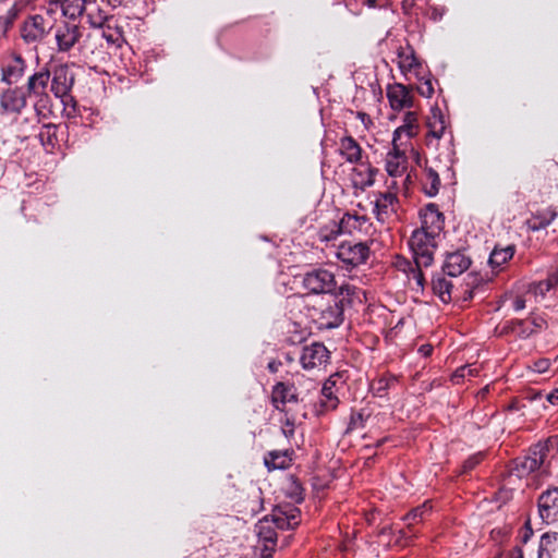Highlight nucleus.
Here are the masks:
<instances>
[{"mask_svg": "<svg viewBox=\"0 0 558 558\" xmlns=\"http://www.w3.org/2000/svg\"><path fill=\"white\" fill-rule=\"evenodd\" d=\"M49 80V70L43 68L28 76L25 86L4 88L0 93V113L17 117L27 107L28 98H33L38 122L49 119L52 114V101L47 92Z\"/></svg>", "mask_w": 558, "mask_h": 558, "instance_id": "f257e3e1", "label": "nucleus"}, {"mask_svg": "<svg viewBox=\"0 0 558 558\" xmlns=\"http://www.w3.org/2000/svg\"><path fill=\"white\" fill-rule=\"evenodd\" d=\"M558 439L549 437L545 441H538L529 448V456L525 457V486L532 489H538L549 477V462L547 457Z\"/></svg>", "mask_w": 558, "mask_h": 558, "instance_id": "f03ea898", "label": "nucleus"}, {"mask_svg": "<svg viewBox=\"0 0 558 558\" xmlns=\"http://www.w3.org/2000/svg\"><path fill=\"white\" fill-rule=\"evenodd\" d=\"M436 234L424 229H415L409 240V246L413 253V259L417 265L429 267L434 262L436 250Z\"/></svg>", "mask_w": 558, "mask_h": 558, "instance_id": "7ed1b4c3", "label": "nucleus"}, {"mask_svg": "<svg viewBox=\"0 0 558 558\" xmlns=\"http://www.w3.org/2000/svg\"><path fill=\"white\" fill-rule=\"evenodd\" d=\"M302 287L312 294H332L337 281L332 271L319 267L303 275Z\"/></svg>", "mask_w": 558, "mask_h": 558, "instance_id": "20e7f679", "label": "nucleus"}, {"mask_svg": "<svg viewBox=\"0 0 558 558\" xmlns=\"http://www.w3.org/2000/svg\"><path fill=\"white\" fill-rule=\"evenodd\" d=\"M314 319L319 329H332L339 327L344 319V310L341 307V302L331 296L324 304L314 307Z\"/></svg>", "mask_w": 558, "mask_h": 558, "instance_id": "39448f33", "label": "nucleus"}, {"mask_svg": "<svg viewBox=\"0 0 558 558\" xmlns=\"http://www.w3.org/2000/svg\"><path fill=\"white\" fill-rule=\"evenodd\" d=\"M50 90L51 93L62 100L63 104H68V98L73 99L71 90L75 83V75L71 71L68 64H59L53 66L50 71Z\"/></svg>", "mask_w": 558, "mask_h": 558, "instance_id": "423d86ee", "label": "nucleus"}, {"mask_svg": "<svg viewBox=\"0 0 558 558\" xmlns=\"http://www.w3.org/2000/svg\"><path fill=\"white\" fill-rule=\"evenodd\" d=\"M371 248L366 242H342L336 252L337 258L349 268H355L368 259Z\"/></svg>", "mask_w": 558, "mask_h": 558, "instance_id": "0eeeda50", "label": "nucleus"}, {"mask_svg": "<svg viewBox=\"0 0 558 558\" xmlns=\"http://www.w3.org/2000/svg\"><path fill=\"white\" fill-rule=\"evenodd\" d=\"M255 532L258 542L263 543L262 558H272L277 547L278 534L269 515H265L255 524Z\"/></svg>", "mask_w": 558, "mask_h": 558, "instance_id": "6e6552de", "label": "nucleus"}, {"mask_svg": "<svg viewBox=\"0 0 558 558\" xmlns=\"http://www.w3.org/2000/svg\"><path fill=\"white\" fill-rule=\"evenodd\" d=\"M47 20L40 14L29 15L21 25L20 33L26 44L43 40L49 33Z\"/></svg>", "mask_w": 558, "mask_h": 558, "instance_id": "1a4fd4ad", "label": "nucleus"}, {"mask_svg": "<svg viewBox=\"0 0 558 558\" xmlns=\"http://www.w3.org/2000/svg\"><path fill=\"white\" fill-rule=\"evenodd\" d=\"M329 357V351L323 343L313 342L303 348L300 363L304 369L310 371L325 365Z\"/></svg>", "mask_w": 558, "mask_h": 558, "instance_id": "9d476101", "label": "nucleus"}, {"mask_svg": "<svg viewBox=\"0 0 558 558\" xmlns=\"http://www.w3.org/2000/svg\"><path fill=\"white\" fill-rule=\"evenodd\" d=\"M82 35V27L75 23L65 22L59 25L56 31L58 50L61 52L70 51L78 43Z\"/></svg>", "mask_w": 558, "mask_h": 558, "instance_id": "9b49d317", "label": "nucleus"}, {"mask_svg": "<svg viewBox=\"0 0 558 558\" xmlns=\"http://www.w3.org/2000/svg\"><path fill=\"white\" fill-rule=\"evenodd\" d=\"M420 218L422 222L420 229H424V231L438 235L444 228L445 216L439 210L438 205L434 203H429L421 208Z\"/></svg>", "mask_w": 558, "mask_h": 558, "instance_id": "f8f14e48", "label": "nucleus"}, {"mask_svg": "<svg viewBox=\"0 0 558 558\" xmlns=\"http://www.w3.org/2000/svg\"><path fill=\"white\" fill-rule=\"evenodd\" d=\"M529 211L531 217L525 220V225L533 231L546 228L557 215L551 206L544 204H529Z\"/></svg>", "mask_w": 558, "mask_h": 558, "instance_id": "ddd939ff", "label": "nucleus"}, {"mask_svg": "<svg viewBox=\"0 0 558 558\" xmlns=\"http://www.w3.org/2000/svg\"><path fill=\"white\" fill-rule=\"evenodd\" d=\"M387 98L391 109L395 111H400L403 108H412L414 106L411 88L401 83L388 85Z\"/></svg>", "mask_w": 558, "mask_h": 558, "instance_id": "4468645a", "label": "nucleus"}, {"mask_svg": "<svg viewBox=\"0 0 558 558\" xmlns=\"http://www.w3.org/2000/svg\"><path fill=\"white\" fill-rule=\"evenodd\" d=\"M271 402L278 411H284V405L289 402H299L296 387L294 384L278 381L272 387Z\"/></svg>", "mask_w": 558, "mask_h": 558, "instance_id": "2eb2a0df", "label": "nucleus"}, {"mask_svg": "<svg viewBox=\"0 0 558 558\" xmlns=\"http://www.w3.org/2000/svg\"><path fill=\"white\" fill-rule=\"evenodd\" d=\"M538 511L546 522L558 521V488H551L544 492L538 497Z\"/></svg>", "mask_w": 558, "mask_h": 558, "instance_id": "dca6fc26", "label": "nucleus"}, {"mask_svg": "<svg viewBox=\"0 0 558 558\" xmlns=\"http://www.w3.org/2000/svg\"><path fill=\"white\" fill-rule=\"evenodd\" d=\"M471 263V257L465 251L458 250L446 255L442 271L450 277H457L468 270Z\"/></svg>", "mask_w": 558, "mask_h": 558, "instance_id": "f3484780", "label": "nucleus"}, {"mask_svg": "<svg viewBox=\"0 0 558 558\" xmlns=\"http://www.w3.org/2000/svg\"><path fill=\"white\" fill-rule=\"evenodd\" d=\"M398 203L397 193L391 191L379 192L374 202V213L377 220L384 222L389 215L396 214Z\"/></svg>", "mask_w": 558, "mask_h": 558, "instance_id": "a211bd4d", "label": "nucleus"}, {"mask_svg": "<svg viewBox=\"0 0 558 558\" xmlns=\"http://www.w3.org/2000/svg\"><path fill=\"white\" fill-rule=\"evenodd\" d=\"M26 62L20 54H14L1 69V81L8 85L16 84L24 76Z\"/></svg>", "mask_w": 558, "mask_h": 558, "instance_id": "6ab92c4d", "label": "nucleus"}, {"mask_svg": "<svg viewBox=\"0 0 558 558\" xmlns=\"http://www.w3.org/2000/svg\"><path fill=\"white\" fill-rule=\"evenodd\" d=\"M34 1L35 0H16L3 15H0V33L3 36L9 33L23 12L29 7L33 8Z\"/></svg>", "mask_w": 558, "mask_h": 558, "instance_id": "aec40b11", "label": "nucleus"}, {"mask_svg": "<svg viewBox=\"0 0 558 558\" xmlns=\"http://www.w3.org/2000/svg\"><path fill=\"white\" fill-rule=\"evenodd\" d=\"M557 288L558 272H553L544 280L529 283L525 294H532L536 301H541L546 298L547 293L555 291Z\"/></svg>", "mask_w": 558, "mask_h": 558, "instance_id": "412c9836", "label": "nucleus"}, {"mask_svg": "<svg viewBox=\"0 0 558 558\" xmlns=\"http://www.w3.org/2000/svg\"><path fill=\"white\" fill-rule=\"evenodd\" d=\"M331 296H336L341 302V307L345 310L355 304H362L364 291L353 284L345 283L339 288L338 293H332Z\"/></svg>", "mask_w": 558, "mask_h": 558, "instance_id": "4be33fe9", "label": "nucleus"}, {"mask_svg": "<svg viewBox=\"0 0 558 558\" xmlns=\"http://www.w3.org/2000/svg\"><path fill=\"white\" fill-rule=\"evenodd\" d=\"M339 154L350 163H359L362 160L363 149L352 136H344L339 143Z\"/></svg>", "mask_w": 558, "mask_h": 558, "instance_id": "5701e85b", "label": "nucleus"}, {"mask_svg": "<svg viewBox=\"0 0 558 558\" xmlns=\"http://www.w3.org/2000/svg\"><path fill=\"white\" fill-rule=\"evenodd\" d=\"M83 14L86 15L87 22L92 27H102L107 21V14L101 9L100 1L82 2Z\"/></svg>", "mask_w": 558, "mask_h": 558, "instance_id": "b1692460", "label": "nucleus"}, {"mask_svg": "<svg viewBox=\"0 0 558 558\" xmlns=\"http://www.w3.org/2000/svg\"><path fill=\"white\" fill-rule=\"evenodd\" d=\"M453 284L450 280L446 279L442 274H436L432 278V290L439 300L448 304L452 300Z\"/></svg>", "mask_w": 558, "mask_h": 558, "instance_id": "393cba45", "label": "nucleus"}, {"mask_svg": "<svg viewBox=\"0 0 558 558\" xmlns=\"http://www.w3.org/2000/svg\"><path fill=\"white\" fill-rule=\"evenodd\" d=\"M338 393L322 387L319 400L315 403V414L325 415L330 411H335L339 405Z\"/></svg>", "mask_w": 558, "mask_h": 558, "instance_id": "a878e982", "label": "nucleus"}, {"mask_svg": "<svg viewBox=\"0 0 558 558\" xmlns=\"http://www.w3.org/2000/svg\"><path fill=\"white\" fill-rule=\"evenodd\" d=\"M397 56L399 59L398 64L401 72L412 71L413 69L421 66L415 50L410 44H407L405 47H399Z\"/></svg>", "mask_w": 558, "mask_h": 558, "instance_id": "bb28decb", "label": "nucleus"}, {"mask_svg": "<svg viewBox=\"0 0 558 558\" xmlns=\"http://www.w3.org/2000/svg\"><path fill=\"white\" fill-rule=\"evenodd\" d=\"M418 133V119L414 111H408L403 117V124L397 128L393 132L395 140H401L404 134L408 138L416 136Z\"/></svg>", "mask_w": 558, "mask_h": 558, "instance_id": "cd10ccee", "label": "nucleus"}, {"mask_svg": "<svg viewBox=\"0 0 558 558\" xmlns=\"http://www.w3.org/2000/svg\"><path fill=\"white\" fill-rule=\"evenodd\" d=\"M368 223V218L357 214H343L339 221V231L341 233H352L355 230L361 231Z\"/></svg>", "mask_w": 558, "mask_h": 558, "instance_id": "c85d7f7f", "label": "nucleus"}, {"mask_svg": "<svg viewBox=\"0 0 558 558\" xmlns=\"http://www.w3.org/2000/svg\"><path fill=\"white\" fill-rule=\"evenodd\" d=\"M264 463L268 470H284L290 466L291 458L288 450H272L265 456Z\"/></svg>", "mask_w": 558, "mask_h": 558, "instance_id": "c756f323", "label": "nucleus"}, {"mask_svg": "<svg viewBox=\"0 0 558 558\" xmlns=\"http://www.w3.org/2000/svg\"><path fill=\"white\" fill-rule=\"evenodd\" d=\"M57 129L58 125L53 123H45L38 133V140L40 144L49 151H52L59 143L57 137Z\"/></svg>", "mask_w": 558, "mask_h": 558, "instance_id": "7c9ffc66", "label": "nucleus"}, {"mask_svg": "<svg viewBox=\"0 0 558 558\" xmlns=\"http://www.w3.org/2000/svg\"><path fill=\"white\" fill-rule=\"evenodd\" d=\"M514 251V245H507L506 247L496 245L489 255L488 264L492 268H499L513 257Z\"/></svg>", "mask_w": 558, "mask_h": 558, "instance_id": "2f4dec72", "label": "nucleus"}, {"mask_svg": "<svg viewBox=\"0 0 558 558\" xmlns=\"http://www.w3.org/2000/svg\"><path fill=\"white\" fill-rule=\"evenodd\" d=\"M423 192L429 196L434 197L438 194L440 189V178L436 170L433 168L426 167L425 174L423 179Z\"/></svg>", "mask_w": 558, "mask_h": 558, "instance_id": "473e14b6", "label": "nucleus"}, {"mask_svg": "<svg viewBox=\"0 0 558 558\" xmlns=\"http://www.w3.org/2000/svg\"><path fill=\"white\" fill-rule=\"evenodd\" d=\"M433 117L428 119L427 126L429 129L428 135L439 140L442 137L446 125L444 117L438 108L432 110Z\"/></svg>", "mask_w": 558, "mask_h": 558, "instance_id": "72a5a7b5", "label": "nucleus"}, {"mask_svg": "<svg viewBox=\"0 0 558 558\" xmlns=\"http://www.w3.org/2000/svg\"><path fill=\"white\" fill-rule=\"evenodd\" d=\"M371 414L365 410H352L350 414V420L348 423V427L345 429V434H350L356 429H361L365 427L366 421L369 418Z\"/></svg>", "mask_w": 558, "mask_h": 558, "instance_id": "f704fd0d", "label": "nucleus"}, {"mask_svg": "<svg viewBox=\"0 0 558 558\" xmlns=\"http://www.w3.org/2000/svg\"><path fill=\"white\" fill-rule=\"evenodd\" d=\"M432 506L429 501H425L421 506L413 508L411 511H409L404 517L403 520L408 523H412V527L414 529V524L422 522L425 517L430 512Z\"/></svg>", "mask_w": 558, "mask_h": 558, "instance_id": "c9c22d12", "label": "nucleus"}, {"mask_svg": "<svg viewBox=\"0 0 558 558\" xmlns=\"http://www.w3.org/2000/svg\"><path fill=\"white\" fill-rule=\"evenodd\" d=\"M348 372H337L331 374L324 383L323 388L327 390H331L333 392L339 393V391L344 387L348 379Z\"/></svg>", "mask_w": 558, "mask_h": 558, "instance_id": "e433bc0d", "label": "nucleus"}, {"mask_svg": "<svg viewBox=\"0 0 558 558\" xmlns=\"http://www.w3.org/2000/svg\"><path fill=\"white\" fill-rule=\"evenodd\" d=\"M408 160L402 159L400 160L398 156L389 157L387 156L386 161V170L388 174L392 178H397L403 174V172L407 170Z\"/></svg>", "mask_w": 558, "mask_h": 558, "instance_id": "4c0bfd02", "label": "nucleus"}, {"mask_svg": "<svg viewBox=\"0 0 558 558\" xmlns=\"http://www.w3.org/2000/svg\"><path fill=\"white\" fill-rule=\"evenodd\" d=\"M63 15L71 20H75L83 15L82 0H69L68 2H61Z\"/></svg>", "mask_w": 558, "mask_h": 558, "instance_id": "58836bf2", "label": "nucleus"}, {"mask_svg": "<svg viewBox=\"0 0 558 558\" xmlns=\"http://www.w3.org/2000/svg\"><path fill=\"white\" fill-rule=\"evenodd\" d=\"M547 327V322L539 315L532 314L527 318H525V333L529 331L527 336L537 332Z\"/></svg>", "mask_w": 558, "mask_h": 558, "instance_id": "ea45409f", "label": "nucleus"}, {"mask_svg": "<svg viewBox=\"0 0 558 558\" xmlns=\"http://www.w3.org/2000/svg\"><path fill=\"white\" fill-rule=\"evenodd\" d=\"M425 267L424 265H417V263L414 262V266L412 269H410L405 275L409 281H414L416 283L417 289L421 291L424 290L426 280L424 277V274L422 271V268Z\"/></svg>", "mask_w": 558, "mask_h": 558, "instance_id": "a19ab883", "label": "nucleus"}, {"mask_svg": "<svg viewBox=\"0 0 558 558\" xmlns=\"http://www.w3.org/2000/svg\"><path fill=\"white\" fill-rule=\"evenodd\" d=\"M282 514L287 519V524L291 525L293 530L300 524L301 510L291 505L282 506Z\"/></svg>", "mask_w": 558, "mask_h": 558, "instance_id": "79ce46f5", "label": "nucleus"}, {"mask_svg": "<svg viewBox=\"0 0 558 558\" xmlns=\"http://www.w3.org/2000/svg\"><path fill=\"white\" fill-rule=\"evenodd\" d=\"M269 517L276 530H293L291 525L287 524V519L282 514V506H277Z\"/></svg>", "mask_w": 558, "mask_h": 558, "instance_id": "37998d69", "label": "nucleus"}, {"mask_svg": "<svg viewBox=\"0 0 558 558\" xmlns=\"http://www.w3.org/2000/svg\"><path fill=\"white\" fill-rule=\"evenodd\" d=\"M550 361L548 359H539L534 362L533 366H527L525 369V379L532 380L530 377L534 374H543L548 371Z\"/></svg>", "mask_w": 558, "mask_h": 558, "instance_id": "c03bdc74", "label": "nucleus"}, {"mask_svg": "<svg viewBox=\"0 0 558 558\" xmlns=\"http://www.w3.org/2000/svg\"><path fill=\"white\" fill-rule=\"evenodd\" d=\"M417 536L412 523H408L404 529L399 530L396 542L402 546L409 545L410 541Z\"/></svg>", "mask_w": 558, "mask_h": 558, "instance_id": "a18cd8bd", "label": "nucleus"}, {"mask_svg": "<svg viewBox=\"0 0 558 558\" xmlns=\"http://www.w3.org/2000/svg\"><path fill=\"white\" fill-rule=\"evenodd\" d=\"M484 459L483 452L470 456L462 464V474H466L475 469Z\"/></svg>", "mask_w": 558, "mask_h": 558, "instance_id": "49530a36", "label": "nucleus"}, {"mask_svg": "<svg viewBox=\"0 0 558 558\" xmlns=\"http://www.w3.org/2000/svg\"><path fill=\"white\" fill-rule=\"evenodd\" d=\"M488 280L489 279L484 278L480 274L471 272L468 275L465 279V286L466 288H470L475 291L476 289L488 282Z\"/></svg>", "mask_w": 558, "mask_h": 558, "instance_id": "de8ad7c7", "label": "nucleus"}, {"mask_svg": "<svg viewBox=\"0 0 558 558\" xmlns=\"http://www.w3.org/2000/svg\"><path fill=\"white\" fill-rule=\"evenodd\" d=\"M378 173V169L367 166V180L355 181V185H360L362 190L372 186L375 183V177Z\"/></svg>", "mask_w": 558, "mask_h": 558, "instance_id": "09e8293b", "label": "nucleus"}, {"mask_svg": "<svg viewBox=\"0 0 558 558\" xmlns=\"http://www.w3.org/2000/svg\"><path fill=\"white\" fill-rule=\"evenodd\" d=\"M397 381L396 377H381L377 381V387H375V390L378 396H384V392L390 388L391 385H393Z\"/></svg>", "mask_w": 558, "mask_h": 558, "instance_id": "8fccbe9b", "label": "nucleus"}, {"mask_svg": "<svg viewBox=\"0 0 558 558\" xmlns=\"http://www.w3.org/2000/svg\"><path fill=\"white\" fill-rule=\"evenodd\" d=\"M477 374V369L476 368H473L471 365H465V366H461L459 367L454 374H453V379L458 381L459 378H465L466 376L469 377H473V376H476Z\"/></svg>", "mask_w": 558, "mask_h": 558, "instance_id": "3c124183", "label": "nucleus"}, {"mask_svg": "<svg viewBox=\"0 0 558 558\" xmlns=\"http://www.w3.org/2000/svg\"><path fill=\"white\" fill-rule=\"evenodd\" d=\"M416 90L423 97H432L434 94V86L432 80L427 78L421 82V84L416 86Z\"/></svg>", "mask_w": 558, "mask_h": 558, "instance_id": "603ef678", "label": "nucleus"}, {"mask_svg": "<svg viewBox=\"0 0 558 558\" xmlns=\"http://www.w3.org/2000/svg\"><path fill=\"white\" fill-rule=\"evenodd\" d=\"M303 492L302 485L298 481H293L289 495L296 504H301L304 500Z\"/></svg>", "mask_w": 558, "mask_h": 558, "instance_id": "864d4df0", "label": "nucleus"}, {"mask_svg": "<svg viewBox=\"0 0 558 558\" xmlns=\"http://www.w3.org/2000/svg\"><path fill=\"white\" fill-rule=\"evenodd\" d=\"M400 140H395V136L392 137V149L388 153L387 156L395 157L398 156L400 160L407 159L405 154L403 150H401V143H399Z\"/></svg>", "mask_w": 558, "mask_h": 558, "instance_id": "5fc2aeb1", "label": "nucleus"}, {"mask_svg": "<svg viewBox=\"0 0 558 558\" xmlns=\"http://www.w3.org/2000/svg\"><path fill=\"white\" fill-rule=\"evenodd\" d=\"M524 393L525 400H530L531 403L543 400V395L541 390H535L533 388L525 387Z\"/></svg>", "mask_w": 558, "mask_h": 558, "instance_id": "6e6d98bb", "label": "nucleus"}, {"mask_svg": "<svg viewBox=\"0 0 558 558\" xmlns=\"http://www.w3.org/2000/svg\"><path fill=\"white\" fill-rule=\"evenodd\" d=\"M504 330L506 332H517L518 335H521V332H522V322L521 320H517L515 323L514 322L506 323V325L504 327Z\"/></svg>", "mask_w": 558, "mask_h": 558, "instance_id": "4d7b16f0", "label": "nucleus"}, {"mask_svg": "<svg viewBox=\"0 0 558 558\" xmlns=\"http://www.w3.org/2000/svg\"><path fill=\"white\" fill-rule=\"evenodd\" d=\"M282 432L287 437H291L294 434V421L291 418H286L283 422Z\"/></svg>", "mask_w": 558, "mask_h": 558, "instance_id": "13d9d810", "label": "nucleus"}, {"mask_svg": "<svg viewBox=\"0 0 558 558\" xmlns=\"http://www.w3.org/2000/svg\"><path fill=\"white\" fill-rule=\"evenodd\" d=\"M414 266V260L410 262L409 259L402 258L398 262V268L407 274Z\"/></svg>", "mask_w": 558, "mask_h": 558, "instance_id": "bf43d9fd", "label": "nucleus"}, {"mask_svg": "<svg viewBox=\"0 0 558 558\" xmlns=\"http://www.w3.org/2000/svg\"><path fill=\"white\" fill-rule=\"evenodd\" d=\"M433 350H434L433 345H432V344L426 343V344H422V345L418 348V353H420L422 356H424V357H428V356H430V355H432Z\"/></svg>", "mask_w": 558, "mask_h": 558, "instance_id": "052dcab7", "label": "nucleus"}, {"mask_svg": "<svg viewBox=\"0 0 558 558\" xmlns=\"http://www.w3.org/2000/svg\"><path fill=\"white\" fill-rule=\"evenodd\" d=\"M545 400L549 402L550 404L558 403V388L553 390L551 392L547 393L545 397Z\"/></svg>", "mask_w": 558, "mask_h": 558, "instance_id": "680f3d73", "label": "nucleus"}, {"mask_svg": "<svg viewBox=\"0 0 558 558\" xmlns=\"http://www.w3.org/2000/svg\"><path fill=\"white\" fill-rule=\"evenodd\" d=\"M512 307L514 311H521L523 308V298L521 295H517L512 300Z\"/></svg>", "mask_w": 558, "mask_h": 558, "instance_id": "e2e57ef3", "label": "nucleus"}, {"mask_svg": "<svg viewBox=\"0 0 558 558\" xmlns=\"http://www.w3.org/2000/svg\"><path fill=\"white\" fill-rule=\"evenodd\" d=\"M280 366H281L280 361L272 360L268 363L267 368L270 373L275 374L279 371Z\"/></svg>", "mask_w": 558, "mask_h": 558, "instance_id": "0e129e2a", "label": "nucleus"}, {"mask_svg": "<svg viewBox=\"0 0 558 558\" xmlns=\"http://www.w3.org/2000/svg\"><path fill=\"white\" fill-rule=\"evenodd\" d=\"M107 3L112 8H118L120 5H126L130 0H106Z\"/></svg>", "mask_w": 558, "mask_h": 558, "instance_id": "69168bd1", "label": "nucleus"}, {"mask_svg": "<svg viewBox=\"0 0 558 558\" xmlns=\"http://www.w3.org/2000/svg\"><path fill=\"white\" fill-rule=\"evenodd\" d=\"M474 296V290L466 288V290L463 293V300L464 301H471Z\"/></svg>", "mask_w": 558, "mask_h": 558, "instance_id": "338daca9", "label": "nucleus"}, {"mask_svg": "<svg viewBox=\"0 0 558 558\" xmlns=\"http://www.w3.org/2000/svg\"><path fill=\"white\" fill-rule=\"evenodd\" d=\"M102 36L106 38V40L108 43H111V44L114 43V39H113L112 35H107L106 33H104Z\"/></svg>", "mask_w": 558, "mask_h": 558, "instance_id": "774afa93", "label": "nucleus"}]
</instances>
